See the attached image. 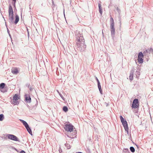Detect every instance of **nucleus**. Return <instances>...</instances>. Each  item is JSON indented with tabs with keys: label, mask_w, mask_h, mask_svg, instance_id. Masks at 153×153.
Instances as JSON below:
<instances>
[{
	"label": "nucleus",
	"mask_w": 153,
	"mask_h": 153,
	"mask_svg": "<svg viewBox=\"0 0 153 153\" xmlns=\"http://www.w3.org/2000/svg\"><path fill=\"white\" fill-rule=\"evenodd\" d=\"M9 13V19L8 22L10 24H14L16 25L19 21V16L16 14L15 16V20L14 21V18L13 16V12L12 6L10 4L9 5V7L8 9Z\"/></svg>",
	"instance_id": "1"
},
{
	"label": "nucleus",
	"mask_w": 153,
	"mask_h": 153,
	"mask_svg": "<svg viewBox=\"0 0 153 153\" xmlns=\"http://www.w3.org/2000/svg\"><path fill=\"white\" fill-rule=\"evenodd\" d=\"M76 45L78 48H86V45L85 44L84 39L82 35L79 33L76 36Z\"/></svg>",
	"instance_id": "2"
},
{
	"label": "nucleus",
	"mask_w": 153,
	"mask_h": 153,
	"mask_svg": "<svg viewBox=\"0 0 153 153\" xmlns=\"http://www.w3.org/2000/svg\"><path fill=\"white\" fill-rule=\"evenodd\" d=\"M110 28L111 33V35L112 38H114L115 34V28L114 27V19L112 17H111L110 19Z\"/></svg>",
	"instance_id": "3"
},
{
	"label": "nucleus",
	"mask_w": 153,
	"mask_h": 153,
	"mask_svg": "<svg viewBox=\"0 0 153 153\" xmlns=\"http://www.w3.org/2000/svg\"><path fill=\"white\" fill-rule=\"evenodd\" d=\"M120 117L121 122L125 130L128 132V127L126 121L124 120V119L122 116H120Z\"/></svg>",
	"instance_id": "4"
},
{
	"label": "nucleus",
	"mask_w": 153,
	"mask_h": 153,
	"mask_svg": "<svg viewBox=\"0 0 153 153\" xmlns=\"http://www.w3.org/2000/svg\"><path fill=\"white\" fill-rule=\"evenodd\" d=\"M74 126L71 124H66L64 128L66 131L71 132L73 131Z\"/></svg>",
	"instance_id": "5"
},
{
	"label": "nucleus",
	"mask_w": 153,
	"mask_h": 153,
	"mask_svg": "<svg viewBox=\"0 0 153 153\" xmlns=\"http://www.w3.org/2000/svg\"><path fill=\"white\" fill-rule=\"evenodd\" d=\"M139 102L137 99L134 100L132 105V107L134 108H138L139 106Z\"/></svg>",
	"instance_id": "6"
},
{
	"label": "nucleus",
	"mask_w": 153,
	"mask_h": 153,
	"mask_svg": "<svg viewBox=\"0 0 153 153\" xmlns=\"http://www.w3.org/2000/svg\"><path fill=\"white\" fill-rule=\"evenodd\" d=\"M143 55L142 52L139 53L137 60L140 63H142L143 62Z\"/></svg>",
	"instance_id": "7"
},
{
	"label": "nucleus",
	"mask_w": 153,
	"mask_h": 153,
	"mask_svg": "<svg viewBox=\"0 0 153 153\" xmlns=\"http://www.w3.org/2000/svg\"><path fill=\"white\" fill-rule=\"evenodd\" d=\"M19 99L18 95L16 94L13 97V104L14 105H16L19 104L17 100Z\"/></svg>",
	"instance_id": "8"
},
{
	"label": "nucleus",
	"mask_w": 153,
	"mask_h": 153,
	"mask_svg": "<svg viewBox=\"0 0 153 153\" xmlns=\"http://www.w3.org/2000/svg\"><path fill=\"white\" fill-rule=\"evenodd\" d=\"M8 139L16 141H18V139L13 134H8L7 136Z\"/></svg>",
	"instance_id": "9"
},
{
	"label": "nucleus",
	"mask_w": 153,
	"mask_h": 153,
	"mask_svg": "<svg viewBox=\"0 0 153 153\" xmlns=\"http://www.w3.org/2000/svg\"><path fill=\"white\" fill-rule=\"evenodd\" d=\"M11 72L13 74H16L19 72V71L18 68H12Z\"/></svg>",
	"instance_id": "10"
},
{
	"label": "nucleus",
	"mask_w": 153,
	"mask_h": 153,
	"mask_svg": "<svg viewBox=\"0 0 153 153\" xmlns=\"http://www.w3.org/2000/svg\"><path fill=\"white\" fill-rule=\"evenodd\" d=\"M5 84L4 83H2L0 84V90L1 92H3L5 91H3V88L5 86Z\"/></svg>",
	"instance_id": "11"
},
{
	"label": "nucleus",
	"mask_w": 153,
	"mask_h": 153,
	"mask_svg": "<svg viewBox=\"0 0 153 153\" xmlns=\"http://www.w3.org/2000/svg\"><path fill=\"white\" fill-rule=\"evenodd\" d=\"M98 7H99V12L100 13L101 15H102V8L101 7V5L99 3L98 4Z\"/></svg>",
	"instance_id": "12"
},
{
	"label": "nucleus",
	"mask_w": 153,
	"mask_h": 153,
	"mask_svg": "<svg viewBox=\"0 0 153 153\" xmlns=\"http://www.w3.org/2000/svg\"><path fill=\"white\" fill-rule=\"evenodd\" d=\"M26 128L27 131H28V132L31 135H32V131L31 130V129L29 127V126H28L26 127H25Z\"/></svg>",
	"instance_id": "13"
},
{
	"label": "nucleus",
	"mask_w": 153,
	"mask_h": 153,
	"mask_svg": "<svg viewBox=\"0 0 153 153\" xmlns=\"http://www.w3.org/2000/svg\"><path fill=\"white\" fill-rule=\"evenodd\" d=\"M25 100L27 101L30 102H31V99L29 96H28L26 97Z\"/></svg>",
	"instance_id": "14"
},
{
	"label": "nucleus",
	"mask_w": 153,
	"mask_h": 153,
	"mask_svg": "<svg viewBox=\"0 0 153 153\" xmlns=\"http://www.w3.org/2000/svg\"><path fill=\"white\" fill-rule=\"evenodd\" d=\"M20 121L21 122H22L24 125L25 127H26L27 126H28V124L25 121L23 120H20Z\"/></svg>",
	"instance_id": "15"
},
{
	"label": "nucleus",
	"mask_w": 153,
	"mask_h": 153,
	"mask_svg": "<svg viewBox=\"0 0 153 153\" xmlns=\"http://www.w3.org/2000/svg\"><path fill=\"white\" fill-rule=\"evenodd\" d=\"M118 19H118L119 24L120 26V27L121 26V19L120 16H118Z\"/></svg>",
	"instance_id": "16"
},
{
	"label": "nucleus",
	"mask_w": 153,
	"mask_h": 153,
	"mask_svg": "<svg viewBox=\"0 0 153 153\" xmlns=\"http://www.w3.org/2000/svg\"><path fill=\"white\" fill-rule=\"evenodd\" d=\"M63 110L65 112H67L68 110V108L66 106H64L63 108Z\"/></svg>",
	"instance_id": "17"
},
{
	"label": "nucleus",
	"mask_w": 153,
	"mask_h": 153,
	"mask_svg": "<svg viewBox=\"0 0 153 153\" xmlns=\"http://www.w3.org/2000/svg\"><path fill=\"white\" fill-rule=\"evenodd\" d=\"M16 0L13 1L12 3V4H13V5L14 6V7H15V9H16Z\"/></svg>",
	"instance_id": "18"
},
{
	"label": "nucleus",
	"mask_w": 153,
	"mask_h": 153,
	"mask_svg": "<svg viewBox=\"0 0 153 153\" xmlns=\"http://www.w3.org/2000/svg\"><path fill=\"white\" fill-rule=\"evenodd\" d=\"M129 79L130 80H132L133 79V75L132 74H131L129 76Z\"/></svg>",
	"instance_id": "19"
},
{
	"label": "nucleus",
	"mask_w": 153,
	"mask_h": 153,
	"mask_svg": "<svg viewBox=\"0 0 153 153\" xmlns=\"http://www.w3.org/2000/svg\"><path fill=\"white\" fill-rule=\"evenodd\" d=\"M4 119V115L3 114L0 115V120L2 121Z\"/></svg>",
	"instance_id": "20"
},
{
	"label": "nucleus",
	"mask_w": 153,
	"mask_h": 153,
	"mask_svg": "<svg viewBox=\"0 0 153 153\" xmlns=\"http://www.w3.org/2000/svg\"><path fill=\"white\" fill-rule=\"evenodd\" d=\"M130 150L132 152H134L135 151V149L133 147H130Z\"/></svg>",
	"instance_id": "21"
},
{
	"label": "nucleus",
	"mask_w": 153,
	"mask_h": 153,
	"mask_svg": "<svg viewBox=\"0 0 153 153\" xmlns=\"http://www.w3.org/2000/svg\"><path fill=\"white\" fill-rule=\"evenodd\" d=\"M116 9L118 11V13L120 14V10L119 9L118 7H117L116 8Z\"/></svg>",
	"instance_id": "22"
},
{
	"label": "nucleus",
	"mask_w": 153,
	"mask_h": 153,
	"mask_svg": "<svg viewBox=\"0 0 153 153\" xmlns=\"http://www.w3.org/2000/svg\"><path fill=\"white\" fill-rule=\"evenodd\" d=\"M98 86L99 88V89H100L101 88V86L100 85V82H98Z\"/></svg>",
	"instance_id": "23"
},
{
	"label": "nucleus",
	"mask_w": 153,
	"mask_h": 153,
	"mask_svg": "<svg viewBox=\"0 0 153 153\" xmlns=\"http://www.w3.org/2000/svg\"><path fill=\"white\" fill-rule=\"evenodd\" d=\"M67 136L68 137H70V138H72L73 137V135H69V134H68L67 135Z\"/></svg>",
	"instance_id": "24"
},
{
	"label": "nucleus",
	"mask_w": 153,
	"mask_h": 153,
	"mask_svg": "<svg viewBox=\"0 0 153 153\" xmlns=\"http://www.w3.org/2000/svg\"><path fill=\"white\" fill-rule=\"evenodd\" d=\"M99 90L100 91V93H101V94H102V89H101V88H100V89H99Z\"/></svg>",
	"instance_id": "25"
},
{
	"label": "nucleus",
	"mask_w": 153,
	"mask_h": 153,
	"mask_svg": "<svg viewBox=\"0 0 153 153\" xmlns=\"http://www.w3.org/2000/svg\"><path fill=\"white\" fill-rule=\"evenodd\" d=\"M20 153H25V152L24 151H22L20 152Z\"/></svg>",
	"instance_id": "26"
},
{
	"label": "nucleus",
	"mask_w": 153,
	"mask_h": 153,
	"mask_svg": "<svg viewBox=\"0 0 153 153\" xmlns=\"http://www.w3.org/2000/svg\"><path fill=\"white\" fill-rule=\"evenodd\" d=\"M52 5H53H53H55L54 4V2H53V0H52Z\"/></svg>",
	"instance_id": "27"
},
{
	"label": "nucleus",
	"mask_w": 153,
	"mask_h": 153,
	"mask_svg": "<svg viewBox=\"0 0 153 153\" xmlns=\"http://www.w3.org/2000/svg\"><path fill=\"white\" fill-rule=\"evenodd\" d=\"M7 32L9 34V33H10V31L8 29V28H7Z\"/></svg>",
	"instance_id": "28"
},
{
	"label": "nucleus",
	"mask_w": 153,
	"mask_h": 153,
	"mask_svg": "<svg viewBox=\"0 0 153 153\" xmlns=\"http://www.w3.org/2000/svg\"><path fill=\"white\" fill-rule=\"evenodd\" d=\"M96 80L97 81L98 83V82H99V81L97 77H96Z\"/></svg>",
	"instance_id": "29"
},
{
	"label": "nucleus",
	"mask_w": 153,
	"mask_h": 153,
	"mask_svg": "<svg viewBox=\"0 0 153 153\" xmlns=\"http://www.w3.org/2000/svg\"><path fill=\"white\" fill-rule=\"evenodd\" d=\"M63 13H64V17H65V10H64V12H63Z\"/></svg>",
	"instance_id": "30"
},
{
	"label": "nucleus",
	"mask_w": 153,
	"mask_h": 153,
	"mask_svg": "<svg viewBox=\"0 0 153 153\" xmlns=\"http://www.w3.org/2000/svg\"><path fill=\"white\" fill-rule=\"evenodd\" d=\"M9 35L10 36V37L11 38V35H10V33H9Z\"/></svg>",
	"instance_id": "31"
},
{
	"label": "nucleus",
	"mask_w": 153,
	"mask_h": 153,
	"mask_svg": "<svg viewBox=\"0 0 153 153\" xmlns=\"http://www.w3.org/2000/svg\"><path fill=\"white\" fill-rule=\"evenodd\" d=\"M3 18H4V17H3ZM4 19V20L6 22L5 20V19Z\"/></svg>",
	"instance_id": "32"
},
{
	"label": "nucleus",
	"mask_w": 153,
	"mask_h": 153,
	"mask_svg": "<svg viewBox=\"0 0 153 153\" xmlns=\"http://www.w3.org/2000/svg\"><path fill=\"white\" fill-rule=\"evenodd\" d=\"M5 24H6V25H6V22H5Z\"/></svg>",
	"instance_id": "33"
}]
</instances>
